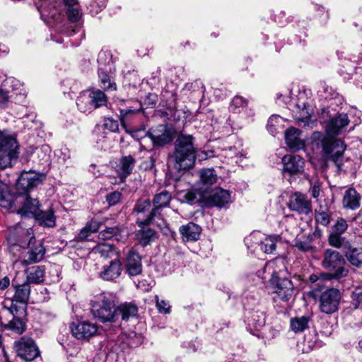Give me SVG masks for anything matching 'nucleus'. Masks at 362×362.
Instances as JSON below:
<instances>
[{
	"mask_svg": "<svg viewBox=\"0 0 362 362\" xmlns=\"http://www.w3.org/2000/svg\"><path fill=\"white\" fill-rule=\"evenodd\" d=\"M346 276H337L336 272H324L320 274V280H332L336 279L339 280L342 278H345Z\"/></svg>",
	"mask_w": 362,
	"mask_h": 362,
	"instance_id": "e2e57ef3",
	"label": "nucleus"
},
{
	"mask_svg": "<svg viewBox=\"0 0 362 362\" xmlns=\"http://www.w3.org/2000/svg\"><path fill=\"white\" fill-rule=\"evenodd\" d=\"M91 313L102 323H113L118 320L117 306L115 301L105 296H100L91 303Z\"/></svg>",
	"mask_w": 362,
	"mask_h": 362,
	"instance_id": "20e7f679",
	"label": "nucleus"
},
{
	"mask_svg": "<svg viewBox=\"0 0 362 362\" xmlns=\"http://www.w3.org/2000/svg\"><path fill=\"white\" fill-rule=\"evenodd\" d=\"M0 205L4 208L12 207L13 197L8 194V186L0 180Z\"/></svg>",
	"mask_w": 362,
	"mask_h": 362,
	"instance_id": "4c0bfd02",
	"label": "nucleus"
},
{
	"mask_svg": "<svg viewBox=\"0 0 362 362\" xmlns=\"http://www.w3.org/2000/svg\"><path fill=\"white\" fill-rule=\"evenodd\" d=\"M202 228L194 223H189L180 228V233L185 241H195L199 238Z\"/></svg>",
	"mask_w": 362,
	"mask_h": 362,
	"instance_id": "393cba45",
	"label": "nucleus"
},
{
	"mask_svg": "<svg viewBox=\"0 0 362 362\" xmlns=\"http://www.w3.org/2000/svg\"><path fill=\"white\" fill-rule=\"evenodd\" d=\"M340 235L334 233H331L328 238L329 244L334 247L340 248L342 245V240Z\"/></svg>",
	"mask_w": 362,
	"mask_h": 362,
	"instance_id": "bf43d9fd",
	"label": "nucleus"
},
{
	"mask_svg": "<svg viewBox=\"0 0 362 362\" xmlns=\"http://www.w3.org/2000/svg\"><path fill=\"white\" fill-rule=\"evenodd\" d=\"M151 207V203L148 199H144L139 201L136 206L135 211L139 213H144L147 211H149Z\"/></svg>",
	"mask_w": 362,
	"mask_h": 362,
	"instance_id": "4d7b16f0",
	"label": "nucleus"
},
{
	"mask_svg": "<svg viewBox=\"0 0 362 362\" xmlns=\"http://www.w3.org/2000/svg\"><path fill=\"white\" fill-rule=\"evenodd\" d=\"M344 255L352 266L358 268L362 265V247H349Z\"/></svg>",
	"mask_w": 362,
	"mask_h": 362,
	"instance_id": "c85d7f7f",
	"label": "nucleus"
},
{
	"mask_svg": "<svg viewBox=\"0 0 362 362\" xmlns=\"http://www.w3.org/2000/svg\"><path fill=\"white\" fill-rule=\"evenodd\" d=\"M13 347L17 355L27 362L32 361L40 356L37 346L30 338L22 337L15 341Z\"/></svg>",
	"mask_w": 362,
	"mask_h": 362,
	"instance_id": "9d476101",
	"label": "nucleus"
},
{
	"mask_svg": "<svg viewBox=\"0 0 362 362\" xmlns=\"http://www.w3.org/2000/svg\"><path fill=\"white\" fill-rule=\"evenodd\" d=\"M122 269L121 262L115 259L110 261L108 264L103 267L101 272L99 273V276L105 281H112L121 275Z\"/></svg>",
	"mask_w": 362,
	"mask_h": 362,
	"instance_id": "6ab92c4d",
	"label": "nucleus"
},
{
	"mask_svg": "<svg viewBox=\"0 0 362 362\" xmlns=\"http://www.w3.org/2000/svg\"><path fill=\"white\" fill-rule=\"evenodd\" d=\"M296 107L299 112V116L296 115V119L298 121L304 122L308 119L313 112V110L305 103H298L296 104Z\"/></svg>",
	"mask_w": 362,
	"mask_h": 362,
	"instance_id": "37998d69",
	"label": "nucleus"
},
{
	"mask_svg": "<svg viewBox=\"0 0 362 362\" xmlns=\"http://www.w3.org/2000/svg\"><path fill=\"white\" fill-rule=\"evenodd\" d=\"M95 250L96 252L99 253L101 257L105 258L111 257L113 255L115 254L114 247L110 244H100L98 245Z\"/></svg>",
	"mask_w": 362,
	"mask_h": 362,
	"instance_id": "c03bdc74",
	"label": "nucleus"
},
{
	"mask_svg": "<svg viewBox=\"0 0 362 362\" xmlns=\"http://www.w3.org/2000/svg\"><path fill=\"white\" fill-rule=\"evenodd\" d=\"M349 122V120L346 114H337L327 124L326 131L329 135H337L343 128L348 125Z\"/></svg>",
	"mask_w": 362,
	"mask_h": 362,
	"instance_id": "aec40b11",
	"label": "nucleus"
},
{
	"mask_svg": "<svg viewBox=\"0 0 362 362\" xmlns=\"http://www.w3.org/2000/svg\"><path fill=\"white\" fill-rule=\"evenodd\" d=\"M51 149L48 145H42L40 148H37L35 154L39 165H47L50 162Z\"/></svg>",
	"mask_w": 362,
	"mask_h": 362,
	"instance_id": "f704fd0d",
	"label": "nucleus"
},
{
	"mask_svg": "<svg viewBox=\"0 0 362 362\" xmlns=\"http://www.w3.org/2000/svg\"><path fill=\"white\" fill-rule=\"evenodd\" d=\"M200 179L204 185H212L216 182L218 177L213 168H207L200 171Z\"/></svg>",
	"mask_w": 362,
	"mask_h": 362,
	"instance_id": "ea45409f",
	"label": "nucleus"
},
{
	"mask_svg": "<svg viewBox=\"0 0 362 362\" xmlns=\"http://www.w3.org/2000/svg\"><path fill=\"white\" fill-rule=\"evenodd\" d=\"M171 200V194L167 191H163L160 193L156 194L153 199L154 208L151 210L148 217L139 223V226L149 224L153 218L159 214V210L161 208L168 206Z\"/></svg>",
	"mask_w": 362,
	"mask_h": 362,
	"instance_id": "ddd939ff",
	"label": "nucleus"
},
{
	"mask_svg": "<svg viewBox=\"0 0 362 362\" xmlns=\"http://www.w3.org/2000/svg\"><path fill=\"white\" fill-rule=\"evenodd\" d=\"M321 182L318 180H315L313 182L310 191L311 194L314 198H317L319 197L321 189Z\"/></svg>",
	"mask_w": 362,
	"mask_h": 362,
	"instance_id": "0e129e2a",
	"label": "nucleus"
},
{
	"mask_svg": "<svg viewBox=\"0 0 362 362\" xmlns=\"http://www.w3.org/2000/svg\"><path fill=\"white\" fill-rule=\"evenodd\" d=\"M36 4L42 19L47 23L59 21L65 11L72 22L81 17L77 0H37Z\"/></svg>",
	"mask_w": 362,
	"mask_h": 362,
	"instance_id": "f257e3e1",
	"label": "nucleus"
},
{
	"mask_svg": "<svg viewBox=\"0 0 362 362\" xmlns=\"http://www.w3.org/2000/svg\"><path fill=\"white\" fill-rule=\"evenodd\" d=\"M30 293V286L28 282L16 286L14 297L18 301L26 303Z\"/></svg>",
	"mask_w": 362,
	"mask_h": 362,
	"instance_id": "c9c22d12",
	"label": "nucleus"
},
{
	"mask_svg": "<svg viewBox=\"0 0 362 362\" xmlns=\"http://www.w3.org/2000/svg\"><path fill=\"white\" fill-rule=\"evenodd\" d=\"M147 134L154 146H163L171 142L173 139L172 131L163 125L148 131Z\"/></svg>",
	"mask_w": 362,
	"mask_h": 362,
	"instance_id": "2eb2a0df",
	"label": "nucleus"
},
{
	"mask_svg": "<svg viewBox=\"0 0 362 362\" xmlns=\"http://www.w3.org/2000/svg\"><path fill=\"white\" fill-rule=\"evenodd\" d=\"M135 159L132 156H123L117 165V171L121 177H127L129 175L135 165Z\"/></svg>",
	"mask_w": 362,
	"mask_h": 362,
	"instance_id": "bb28decb",
	"label": "nucleus"
},
{
	"mask_svg": "<svg viewBox=\"0 0 362 362\" xmlns=\"http://www.w3.org/2000/svg\"><path fill=\"white\" fill-rule=\"evenodd\" d=\"M322 267L329 272H336L337 276H348L349 269L344 255L339 251L327 249L325 250L321 262Z\"/></svg>",
	"mask_w": 362,
	"mask_h": 362,
	"instance_id": "423d86ee",
	"label": "nucleus"
},
{
	"mask_svg": "<svg viewBox=\"0 0 362 362\" xmlns=\"http://www.w3.org/2000/svg\"><path fill=\"white\" fill-rule=\"evenodd\" d=\"M274 293L280 300L287 302L293 293V284L286 276L271 281Z\"/></svg>",
	"mask_w": 362,
	"mask_h": 362,
	"instance_id": "f8f14e48",
	"label": "nucleus"
},
{
	"mask_svg": "<svg viewBox=\"0 0 362 362\" xmlns=\"http://www.w3.org/2000/svg\"><path fill=\"white\" fill-rule=\"evenodd\" d=\"M107 69H104L103 67L98 68V76L100 78V86L102 88L114 90L116 89V85L114 83H111L110 78L107 73Z\"/></svg>",
	"mask_w": 362,
	"mask_h": 362,
	"instance_id": "79ce46f5",
	"label": "nucleus"
},
{
	"mask_svg": "<svg viewBox=\"0 0 362 362\" xmlns=\"http://www.w3.org/2000/svg\"><path fill=\"white\" fill-rule=\"evenodd\" d=\"M45 179L44 173L35 171H23L16 182V190L19 195L26 194L40 185Z\"/></svg>",
	"mask_w": 362,
	"mask_h": 362,
	"instance_id": "6e6552de",
	"label": "nucleus"
},
{
	"mask_svg": "<svg viewBox=\"0 0 362 362\" xmlns=\"http://www.w3.org/2000/svg\"><path fill=\"white\" fill-rule=\"evenodd\" d=\"M10 98L8 91L0 88V106H4L8 102Z\"/></svg>",
	"mask_w": 362,
	"mask_h": 362,
	"instance_id": "69168bd1",
	"label": "nucleus"
},
{
	"mask_svg": "<svg viewBox=\"0 0 362 362\" xmlns=\"http://www.w3.org/2000/svg\"><path fill=\"white\" fill-rule=\"evenodd\" d=\"M144 102L146 105L153 107L156 105L157 102V95L154 93H148L146 95Z\"/></svg>",
	"mask_w": 362,
	"mask_h": 362,
	"instance_id": "338daca9",
	"label": "nucleus"
},
{
	"mask_svg": "<svg viewBox=\"0 0 362 362\" xmlns=\"http://www.w3.org/2000/svg\"><path fill=\"white\" fill-rule=\"evenodd\" d=\"M312 242V235H308L304 240L297 238L295 240L294 246L304 252H314L315 247L313 245Z\"/></svg>",
	"mask_w": 362,
	"mask_h": 362,
	"instance_id": "e433bc0d",
	"label": "nucleus"
},
{
	"mask_svg": "<svg viewBox=\"0 0 362 362\" xmlns=\"http://www.w3.org/2000/svg\"><path fill=\"white\" fill-rule=\"evenodd\" d=\"M301 131L295 127L288 129L285 132V140L288 146L293 151H298L303 148L304 142L300 135Z\"/></svg>",
	"mask_w": 362,
	"mask_h": 362,
	"instance_id": "412c9836",
	"label": "nucleus"
},
{
	"mask_svg": "<svg viewBox=\"0 0 362 362\" xmlns=\"http://www.w3.org/2000/svg\"><path fill=\"white\" fill-rule=\"evenodd\" d=\"M106 0H91L89 4L90 11L93 14H97L106 6Z\"/></svg>",
	"mask_w": 362,
	"mask_h": 362,
	"instance_id": "603ef678",
	"label": "nucleus"
},
{
	"mask_svg": "<svg viewBox=\"0 0 362 362\" xmlns=\"http://www.w3.org/2000/svg\"><path fill=\"white\" fill-rule=\"evenodd\" d=\"M315 221L317 223L327 226L330 222V215L328 212L322 211L315 212Z\"/></svg>",
	"mask_w": 362,
	"mask_h": 362,
	"instance_id": "3c124183",
	"label": "nucleus"
},
{
	"mask_svg": "<svg viewBox=\"0 0 362 362\" xmlns=\"http://www.w3.org/2000/svg\"><path fill=\"white\" fill-rule=\"evenodd\" d=\"M121 197L122 194L115 191L106 195V201L110 206H114L120 202Z\"/></svg>",
	"mask_w": 362,
	"mask_h": 362,
	"instance_id": "6e6d98bb",
	"label": "nucleus"
},
{
	"mask_svg": "<svg viewBox=\"0 0 362 362\" xmlns=\"http://www.w3.org/2000/svg\"><path fill=\"white\" fill-rule=\"evenodd\" d=\"M347 228L348 224L346 221L342 218H339L332 227V233L341 235L346 230Z\"/></svg>",
	"mask_w": 362,
	"mask_h": 362,
	"instance_id": "8fccbe9b",
	"label": "nucleus"
},
{
	"mask_svg": "<svg viewBox=\"0 0 362 362\" xmlns=\"http://www.w3.org/2000/svg\"><path fill=\"white\" fill-rule=\"evenodd\" d=\"M8 327L15 332L21 334L24 332L25 325L21 320L13 317V320L8 323Z\"/></svg>",
	"mask_w": 362,
	"mask_h": 362,
	"instance_id": "09e8293b",
	"label": "nucleus"
},
{
	"mask_svg": "<svg viewBox=\"0 0 362 362\" xmlns=\"http://www.w3.org/2000/svg\"><path fill=\"white\" fill-rule=\"evenodd\" d=\"M361 197L354 188H349L344 192L342 199L343 206L352 210L360 206Z\"/></svg>",
	"mask_w": 362,
	"mask_h": 362,
	"instance_id": "b1692460",
	"label": "nucleus"
},
{
	"mask_svg": "<svg viewBox=\"0 0 362 362\" xmlns=\"http://www.w3.org/2000/svg\"><path fill=\"white\" fill-rule=\"evenodd\" d=\"M5 85L11 87L13 91L21 90L23 87V84L18 80L13 78H7L5 81Z\"/></svg>",
	"mask_w": 362,
	"mask_h": 362,
	"instance_id": "680f3d73",
	"label": "nucleus"
},
{
	"mask_svg": "<svg viewBox=\"0 0 362 362\" xmlns=\"http://www.w3.org/2000/svg\"><path fill=\"white\" fill-rule=\"evenodd\" d=\"M140 109H141V107H139V109H133L131 107H127L125 109L120 110V111H119L120 120H121L122 124H124L125 121L128 119V117L129 115H133L137 114L139 112Z\"/></svg>",
	"mask_w": 362,
	"mask_h": 362,
	"instance_id": "5fc2aeb1",
	"label": "nucleus"
},
{
	"mask_svg": "<svg viewBox=\"0 0 362 362\" xmlns=\"http://www.w3.org/2000/svg\"><path fill=\"white\" fill-rule=\"evenodd\" d=\"M127 231L122 226L117 225L112 227H107L99 233V238L109 240L115 238L117 241L127 237Z\"/></svg>",
	"mask_w": 362,
	"mask_h": 362,
	"instance_id": "4be33fe9",
	"label": "nucleus"
},
{
	"mask_svg": "<svg viewBox=\"0 0 362 362\" xmlns=\"http://www.w3.org/2000/svg\"><path fill=\"white\" fill-rule=\"evenodd\" d=\"M278 240L279 236L277 235H269L265 237L259 243L260 250L267 254L273 253L276 250V245Z\"/></svg>",
	"mask_w": 362,
	"mask_h": 362,
	"instance_id": "2f4dec72",
	"label": "nucleus"
},
{
	"mask_svg": "<svg viewBox=\"0 0 362 362\" xmlns=\"http://www.w3.org/2000/svg\"><path fill=\"white\" fill-rule=\"evenodd\" d=\"M138 308L132 303H125L117 306L118 319L121 317L122 320L127 321L130 317L136 315Z\"/></svg>",
	"mask_w": 362,
	"mask_h": 362,
	"instance_id": "c756f323",
	"label": "nucleus"
},
{
	"mask_svg": "<svg viewBox=\"0 0 362 362\" xmlns=\"http://www.w3.org/2000/svg\"><path fill=\"white\" fill-rule=\"evenodd\" d=\"M199 156L194 146V138L190 134H180L175 142L172 158L175 168L178 170H187L193 168L195 158Z\"/></svg>",
	"mask_w": 362,
	"mask_h": 362,
	"instance_id": "f03ea898",
	"label": "nucleus"
},
{
	"mask_svg": "<svg viewBox=\"0 0 362 362\" xmlns=\"http://www.w3.org/2000/svg\"><path fill=\"white\" fill-rule=\"evenodd\" d=\"M156 305L159 313L163 314H168L170 311V306L168 302L165 300H159L158 296H155Z\"/></svg>",
	"mask_w": 362,
	"mask_h": 362,
	"instance_id": "864d4df0",
	"label": "nucleus"
},
{
	"mask_svg": "<svg viewBox=\"0 0 362 362\" xmlns=\"http://www.w3.org/2000/svg\"><path fill=\"white\" fill-rule=\"evenodd\" d=\"M341 298V292L339 289L331 288L323 291L319 298V308L325 314H332L339 308Z\"/></svg>",
	"mask_w": 362,
	"mask_h": 362,
	"instance_id": "1a4fd4ad",
	"label": "nucleus"
},
{
	"mask_svg": "<svg viewBox=\"0 0 362 362\" xmlns=\"http://www.w3.org/2000/svg\"><path fill=\"white\" fill-rule=\"evenodd\" d=\"M247 105V101L240 96H235L231 101L230 107L235 111L238 108L244 107Z\"/></svg>",
	"mask_w": 362,
	"mask_h": 362,
	"instance_id": "13d9d810",
	"label": "nucleus"
},
{
	"mask_svg": "<svg viewBox=\"0 0 362 362\" xmlns=\"http://www.w3.org/2000/svg\"><path fill=\"white\" fill-rule=\"evenodd\" d=\"M312 139L317 146H322L325 156L338 165V162L346 149L344 143L341 140L330 136H324L318 132H315L313 134Z\"/></svg>",
	"mask_w": 362,
	"mask_h": 362,
	"instance_id": "7ed1b4c3",
	"label": "nucleus"
},
{
	"mask_svg": "<svg viewBox=\"0 0 362 362\" xmlns=\"http://www.w3.org/2000/svg\"><path fill=\"white\" fill-rule=\"evenodd\" d=\"M35 219L38 221L40 225H43L47 227H53L55 226V216L52 209L47 211H39L36 215Z\"/></svg>",
	"mask_w": 362,
	"mask_h": 362,
	"instance_id": "7c9ffc66",
	"label": "nucleus"
},
{
	"mask_svg": "<svg viewBox=\"0 0 362 362\" xmlns=\"http://www.w3.org/2000/svg\"><path fill=\"white\" fill-rule=\"evenodd\" d=\"M76 105L78 110L84 113L90 112L93 110L95 109L93 103L87 95V93H83L79 97H78L76 100Z\"/></svg>",
	"mask_w": 362,
	"mask_h": 362,
	"instance_id": "58836bf2",
	"label": "nucleus"
},
{
	"mask_svg": "<svg viewBox=\"0 0 362 362\" xmlns=\"http://www.w3.org/2000/svg\"><path fill=\"white\" fill-rule=\"evenodd\" d=\"M264 269L266 272L271 274L270 281L286 277L287 274L286 261L282 258H276L269 261L266 264Z\"/></svg>",
	"mask_w": 362,
	"mask_h": 362,
	"instance_id": "f3484780",
	"label": "nucleus"
},
{
	"mask_svg": "<svg viewBox=\"0 0 362 362\" xmlns=\"http://www.w3.org/2000/svg\"><path fill=\"white\" fill-rule=\"evenodd\" d=\"M39 202L36 199H31L30 197H26L23 206L18 210V213L22 216H29L36 218L37 214L41 211L39 209Z\"/></svg>",
	"mask_w": 362,
	"mask_h": 362,
	"instance_id": "a878e982",
	"label": "nucleus"
},
{
	"mask_svg": "<svg viewBox=\"0 0 362 362\" xmlns=\"http://www.w3.org/2000/svg\"><path fill=\"white\" fill-rule=\"evenodd\" d=\"M250 324L255 328L259 329L265 325V317L263 313L255 312L252 314Z\"/></svg>",
	"mask_w": 362,
	"mask_h": 362,
	"instance_id": "de8ad7c7",
	"label": "nucleus"
},
{
	"mask_svg": "<svg viewBox=\"0 0 362 362\" xmlns=\"http://www.w3.org/2000/svg\"><path fill=\"white\" fill-rule=\"evenodd\" d=\"M289 209L298 214L308 215L311 213V204L306 197L300 193L296 192L290 198Z\"/></svg>",
	"mask_w": 362,
	"mask_h": 362,
	"instance_id": "dca6fc26",
	"label": "nucleus"
},
{
	"mask_svg": "<svg viewBox=\"0 0 362 362\" xmlns=\"http://www.w3.org/2000/svg\"><path fill=\"white\" fill-rule=\"evenodd\" d=\"M283 119L277 115H273L269 117L267 123V129L273 135L278 132L279 124H281Z\"/></svg>",
	"mask_w": 362,
	"mask_h": 362,
	"instance_id": "a18cd8bd",
	"label": "nucleus"
},
{
	"mask_svg": "<svg viewBox=\"0 0 362 362\" xmlns=\"http://www.w3.org/2000/svg\"><path fill=\"white\" fill-rule=\"evenodd\" d=\"M155 231L148 227H142L138 233V238L140 243L146 246L152 241L155 236Z\"/></svg>",
	"mask_w": 362,
	"mask_h": 362,
	"instance_id": "a19ab883",
	"label": "nucleus"
},
{
	"mask_svg": "<svg viewBox=\"0 0 362 362\" xmlns=\"http://www.w3.org/2000/svg\"><path fill=\"white\" fill-rule=\"evenodd\" d=\"M185 202L188 203H192L197 198L195 192L192 191H187L183 196Z\"/></svg>",
	"mask_w": 362,
	"mask_h": 362,
	"instance_id": "774afa93",
	"label": "nucleus"
},
{
	"mask_svg": "<svg viewBox=\"0 0 362 362\" xmlns=\"http://www.w3.org/2000/svg\"><path fill=\"white\" fill-rule=\"evenodd\" d=\"M70 329L75 338L88 340L97 334L98 325L96 323L83 320L72 322Z\"/></svg>",
	"mask_w": 362,
	"mask_h": 362,
	"instance_id": "9b49d317",
	"label": "nucleus"
},
{
	"mask_svg": "<svg viewBox=\"0 0 362 362\" xmlns=\"http://www.w3.org/2000/svg\"><path fill=\"white\" fill-rule=\"evenodd\" d=\"M16 139L6 132L0 131V169L11 165L18 157Z\"/></svg>",
	"mask_w": 362,
	"mask_h": 362,
	"instance_id": "0eeeda50",
	"label": "nucleus"
},
{
	"mask_svg": "<svg viewBox=\"0 0 362 362\" xmlns=\"http://www.w3.org/2000/svg\"><path fill=\"white\" fill-rule=\"evenodd\" d=\"M230 201V194L228 190L221 188L215 189L209 197L211 204L223 207Z\"/></svg>",
	"mask_w": 362,
	"mask_h": 362,
	"instance_id": "5701e85b",
	"label": "nucleus"
},
{
	"mask_svg": "<svg viewBox=\"0 0 362 362\" xmlns=\"http://www.w3.org/2000/svg\"><path fill=\"white\" fill-rule=\"evenodd\" d=\"M104 127L112 132H117L119 130V124L117 121L112 118H105L104 121Z\"/></svg>",
	"mask_w": 362,
	"mask_h": 362,
	"instance_id": "052dcab7",
	"label": "nucleus"
},
{
	"mask_svg": "<svg viewBox=\"0 0 362 362\" xmlns=\"http://www.w3.org/2000/svg\"><path fill=\"white\" fill-rule=\"evenodd\" d=\"M310 318L307 316L296 317L291 319L290 327L295 333L303 332L308 328Z\"/></svg>",
	"mask_w": 362,
	"mask_h": 362,
	"instance_id": "473e14b6",
	"label": "nucleus"
},
{
	"mask_svg": "<svg viewBox=\"0 0 362 362\" xmlns=\"http://www.w3.org/2000/svg\"><path fill=\"white\" fill-rule=\"evenodd\" d=\"M44 266H33L26 270L27 282L29 284H39L44 280L45 277Z\"/></svg>",
	"mask_w": 362,
	"mask_h": 362,
	"instance_id": "cd10ccee",
	"label": "nucleus"
},
{
	"mask_svg": "<svg viewBox=\"0 0 362 362\" xmlns=\"http://www.w3.org/2000/svg\"><path fill=\"white\" fill-rule=\"evenodd\" d=\"M31 228L22 229L21 233L25 237L23 240H18L15 245L21 247H30V250L28 252V257L25 259V262L27 264H30L40 262L45 254V248L44 247L41 242L36 243V240L34 235L30 233Z\"/></svg>",
	"mask_w": 362,
	"mask_h": 362,
	"instance_id": "39448f33",
	"label": "nucleus"
},
{
	"mask_svg": "<svg viewBox=\"0 0 362 362\" xmlns=\"http://www.w3.org/2000/svg\"><path fill=\"white\" fill-rule=\"evenodd\" d=\"M284 171L290 175L300 173L304 169V160L298 155H286L282 158Z\"/></svg>",
	"mask_w": 362,
	"mask_h": 362,
	"instance_id": "a211bd4d",
	"label": "nucleus"
},
{
	"mask_svg": "<svg viewBox=\"0 0 362 362\" xmlns=\"http://www.w3.org/2000/svg\"><path fill=\"white\" fill-rule=\"evenodd\" d=\"M112 61V57L107 51H100L98 56V68L103 67L104 69H107V66L110 65Z\"/></svg>",
	"mask_w": 362,
	"mask_h": 362,
	"instance_id": "49530a36",
	"label": "nucleus"
},
{
	"mask_svg": "<svg viewBox=\"0 0 362 362\" xmlns=\"http://www.w3.org/2000/svg\"><path fill=\"white\" fill-rule=\"evenodd\" d=\"M86 93L95 109L106 104L107 97L103 91L95 90Z\"/></svg>",
	"mask_w": 362,
	"mask_h": 362,
	"instance_id": "72a5a7b5",
	"label": "nucleus"
},
{
	"mask_svg": "<svg viewBox=\"0 0 362 362\" xmlns=\"http://www.w3.org/2000/svg\"><path fill=\"white\" fill-rule=\"evenodd\" d=\"M124 267L127 273L129 276H134L141 273V257L134 249L129 250L127 253L124 259Z\"/></svg>",
	"mask_w": 362,
	"mask_h": 362,
	"instance_id": "4468645a",
	"label": "nucleus"
}]
</instances>
